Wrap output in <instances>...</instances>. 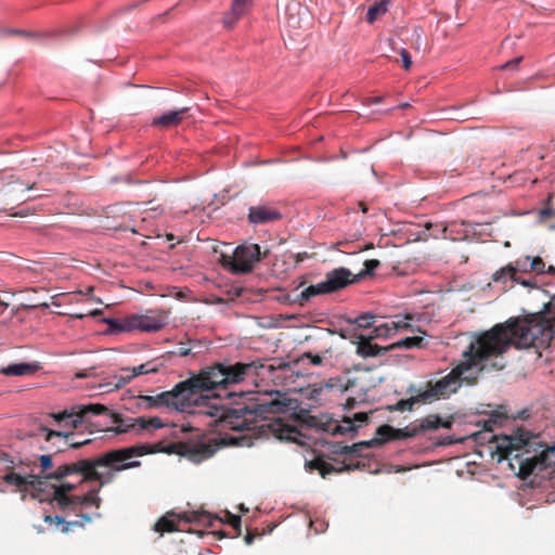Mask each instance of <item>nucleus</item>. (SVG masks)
<instances>
[{"instance_id":"obj_49","label":"nucleus","mask_w":555,"mask_h":555,"mask_svg":"<svg viewBox=\"0 0 555 555\" xmlns=\"http://www.w3.org/2000/svg\"><path fill=\"white\" fill-rule=\"evenodd\" d=\"M229 524L241 534V517L233 514H228Z\"/></svg>"},{"instance_id":"obj_58","label":"nucleus","mask_w":555,"mask_h":555,"mask_svg":"<svg viewBox=\"0 0 555 555\" xmlns=\"http://www.w3.org/2000/svg\"><path fill=\"white\" fill-rule=\"evenodd\" d=\"M254 538H255V535L248 532V533L245 535L244 540H245L246 544H251V542H253Z\"/></svg>"},{"instance_id":"obj_44","label":"nucleus","mask_w":555,"mask_h":555,"mask_svg":"<svg viewBox=\"0 0 555 555\" xmlns=\"http://www.w3.org/2000/svg\"><path fill=\"white\" fill-rule=\"evenodd\" d=\"M380 266L379 260L370 259L364 261V270L361 271L358 276L363 278L365 275H372L374 271Z\"/></svg>"},{"instance_id":"obj_1","label":"nucleus","mask_w":555,"mask_h":555,"mask_svg":"<svg viewBox=\"0 0 555 555\" xmlns=\"http://www.w3.org/2000/svg\"><path fill=\"white\" fill-rule=\"evenodd\" d=\"M140 405L145 409L160 406L188 411L198 418H208L207 426L219 434L227 430H251L266 438L294 441L299 434L296 427L281 417L269 418V414L283 413L289 405V399L278 390L267 392L262 397H251L247 401L237 402L234 406L218 404L217 398L196 395L192 378L178 383L171 390L156 396H140Z\"/></svg>"},{"instance_id":"obj_40","label":"nucleus","mask_w":555,"mask_h":555,"mask_svg":"<svg viewBox=\"0 0 555 555\" xmlns=\"http://www.w3.org/2000/svg\"><path fill=\"white\" fill-rule=\"evenodd\" d=\"M505 420L506 416L503 413L495 411L483 422V428L486 431L492 433L494 427L501 425Z\"/></svg>"},{"instance_id":"obj_61","label":"nucleus","mask_w":555,"mask_h":555,"mask_svg":"<svg viewBox=\"0 0 555 555\" xmlns=\"http://www.w3.org/2000/svg\"><path fill=\"white\" fill-rule=\"evenodd\" d=\"M545 272L548 273V274H554L555 273V267L554 266H550L547 269L545 268Z\"/></svg>"},{"instance_id":"obj_14","label":"nucleus","mask_w":555,"mask_h":555,"mask_svg":"<svg viewBox=\"0 0 555 555\" xmlns=\"http://www.w3.org/2000/svg\"><path fill=\"white\" fill-rule=\"evenodd\" d=\"M357 281L346 268H337L326 273L323 286L328 294L335 293Z\"/></svg>"},{"instance_id":"obj_46","label":"nucleus","mask_w":555,"mask_h":555,"mask_svg":"<svg viewBox=\"0 0 555 555\" xmlns=\"http://www.w3.org/2000/svg\"><path fill=\"white\" fill-rule=\"evenodd\" d=\"M39 462H40L41 474H42L40 477H44L46 475L49 474L48 470H50L53 467L52 456L49 454L41 455L39 457Z\"/></svg>"},{"instance_id":"obj_23","label":"nucleus","mask_w":555,"mask_h":555,"mask_svg":"<svg viewBox=\"0 0 555 555\" xmlns=\"http://www.w3.org/2000/svg\"><path fill=\"white\" fill-rule=\"evenodd\" d=\"M109 413H112V412L105 405L100 404V403L79 405V406H77L76 418H74L72 421V428L76 429V428L80 427L89 414H92V415L107 414L109 416Z\"/></svg>"},{"instance_id":"obj_51","label":"nucleus","mask_w":555,"mask_h":555,"mask_svg":"<svg viewBox=\"0 0 555 555\" xmlns=\"http://www.w3.org/2000/svg\"><path fill=\"white\" fill-rule=\"evenodd\" d=\"M447 231V228L446 227H441V225H435V232H430L428 234H425V237H433V238H438L440 237V235L444 234V232Z\"/></svg>"},{"instance_id":"obj_63","label":"nucleus","mask_w":555,"mask_h":555,"mask_svg":"<svg viewBox=\"0 0 555 555\" xmlns=\"http://www.w3.org/2000/svg\"><path fill=\"white\" fill-rule=\"evenodd\" d=\"M87 314L85 313H76V314H73V318L75 319H83Z\"/></svg>"},{"instance_id":"obj_12","label":"nucleus","mask_w":555,"mask_h":555,"mask_svg":"<svg viewBox=\"0 0 555 555\" xmlns=\"http://www.w3.org/2000/svg\"><path fill=\"white\" fill-rule=\"evenodd\" d=\"M182 519L185 522H191V521L204 522L205 520L210 522V516H209V514H207L205 512H192L190 514L184 513ZM180 520H181V518L177 517L176 514L168 513L165 516H163L160 519H158V521L154 526V529L156 532H159L160 534H163L165 532L178 531V530H180L179 529Z\"/></svg>"},{"instance_id":"obj_64","label":"nucleus","mask_w":555,"mask_h":555,"mask_svg":"<svg viewBox=\"0 0 555 555\" xmlns=\"http://www.w3.org/2000/svg\"><path fill=\"white\" fill-rule=\"evenodd\" d=\"M92 292H93V287H92V286H90V287H88V288H87L86 294H87V295H91V294H92Z\"/></svg>"},{"instance_id":"obj_30","label":"nucleus","mask_w":555,"mask_h":555,"mask_svg":"<svg viewBox=\"0 0 555 555\" xmlns=\"http://www.w3.org/2000/svg\"><path fill=\"white\" fill-rule=\"evenodd\" d=\"M325 286H323V282H320L315 285H310L302 289L299 294H297L293 298V302L298 304L300 306H304L306 302H308L311 298L318 296V295H324L328 294L327 291H325Z\"/></svg>"},{"instance_id":"obj_6","label":"nucleus","mask_w":555,"mask_h":555,"mask_svg":"<svg viewBox=\"0 0 555 555\" xmlns=\"http://www.w3.org/2000/svg\"><path fill=\"white\" fill-rule=\"evenodd\" d=\"M477 380V374H473L467 370L462 362L454 366L449 374L433 383L428 382L427 388L421 391L423 397V404L430 403L434 400H438L441 397H447L454 393L461 382L467 384H475Z\"/></svg>"},{"instance_id":"obj_3","label":"nucleus","mask_w":555,"mask_h":555,"mask_svg":"<svg viewBox=\"0 0 555 555\" xmlns=\"http://www.w3.org/2000/svg\"><path fill=\"white\" fill-rule=\"evenodd\" d=\"M489 441L492 456H496L498 462L507 460L520 479L526 480L531 475L555 478V447H547L540 435L518 428L512 435H492Z\"/></svg>"},{"instance_id":"obj_57","label":"nucleus","mask_w":555,"mask_h":555,"mask_svg":"<svg viewBox=\"0 0 555 555\" xmlns=\"http://www.w3.org/2000/svg\"><path fill=\"white\" fill-rule=\"evenodd\" d=\"M382 98L380 96H376V98H371L367 100V103L369 104H377V103H380L382 102Z\"/></svg>"},{"instance_id":"obj_2","label":"nucleus","mask_w":555,"mask_h":555,"mask_svg":"<svg viewBox=\"0 0 555 555\" xmlns=\"http://www.w3.org/2000/svg\"><path fill=\"white\" fill-rule=\"evenodd\" d=\"M555 335V295L543 309L524 318H512L495 324L488 331L476 333L461 361L473 374L487 369V362L494 360L490 367L502 370V356L514 346L518 349L547 348Z\"/></svg>"},{"instance_id":"obj_62","label":"nucleus","mask_w":555,"mask_h":555,"mask_svg":"<svg viewBox=\"0 0 555 555\" xmlns=\"http://www.w3.org/2000/svg\"><path fill=\"white\" fill-rule=\"evenodd\" d=\"M89 314L95 317V315L102 314V311L99 309H95V310L91 311Z\"/></svg>"},{"instance_id":"obj_18","label":"nucleus","mask_w":555,"mask_h":555,"mask_svg":"<svg viewBox=\"0 0 555 555\" xmlns=\"http://www.w3.org/2000/svg\"><path fill=\"white\" fill-rule=\"evenodd\" d=\"M151 204H152V202L144 203L143 204L144 206H149V207H145V208H142L140 204H128V208L129 209L127 210V212L131 217V221H134V218L140 217L141 218V222H144L146 220V218L144 216H142V215L146 214L149 210L154 211V212H159V214L163 212V209H160L157 206H150ZM122 230H127V231H130L132 233L140 234L141 230H142V227L137 225L134 222H132V223H125L122 225Z\"/></svg>"},{"instance_id":"obj_19","label":"nucleus","mask_w":555,"mask_h":555,"mask_svg":"<svg viewBox=\"0 0 555 555\" xmlns=\"http://www.w3.org/2000/svg\"><path fill=\"white\" fill-rule=\"evenodd\" d=\"M158 371L157 365H155L152 361L140 364L138 366H134L132 369L125 367L121 369V375L118 377V382L116 383L115 387L120 388L125 385L129 384L134 377L143 374L149 373H156ZM117 378V376H115Z\"/></svg>"},{"instance_id":"obj_4","label":"nucleus","mask_w":555,"mask_h":555,"mask_svg":"<svg viewBox=\"0 0 555 555\" xmlns=\"http://www.w3.org/2000/svg\"><path fill=\"white\" fill-rule=\"evenodd\" d=\"M153 452L154 450L149 443L113 449L95 459L79 460L60 465L51 477L61 480L77 474L82 476L80 483L83 481H99L100 487H103L113 479V473L140 467L141 462L135 459Z\"/></svg>"},{"instance_id":"obj_50","label":"nucleus","mask_w":555,"mask_h":555,"mask_svg":"<svg viewBox=\"0 0 555 555\" xmlns=\"http://www.w3.org/2000/svg\"><path fill=\"white\" fill-rule=\"evenodd\" d=\"M400 55H401V60H402L404 69L409 70L412 66V59H411L410 53L408 52V50L401 49Z\"/></svg>"},{"instance_id":"obj_26","label":"nucleus","mask_w":555,"mask_h":555,"mask_svg":"<svg viewBox=\"0 0 555 555\" xmlns=\"http://www.w3.org/2000/svg\"><path fill=\"white\" fill-rule=\"evenodd\" d=\"M452 424H453L452 418L442 420L437 414H429L426 417L420 420L418 423L415 425L418 430V434H423L427 430H436L440 427L451 428Z\"/></svg>"},{"instance_id":"obj_48","label":"nucleus","mask_w":555,"mask_h":555,"mask_svg":"<svg viewBox=\"0 0 555 555\" xmlns=\"http://www.w3.org/2000/svg\"><path fill=\"white\" fill-rule=\"evenodd\" d=\"M531 267L532 272H535L537 274L545 273V262L541 257H531Z\"/></svg>"},{"instance_id":"obj_25","label":"nucleus","mask_w":555,"mask_h":555,"mask_svg":"<svg viewBox=\"0 0 555 555\" xmlns=\"http://www.w3.org/2000/svg\"><path fill=\"white\" fill-rule=\"evenodd\" d=\"M508 280L529 287L534 284L531 280H525L520 275H516L513 263H508L492 274V281L495 283H506Z\"/></svg>"},{"instance_id":"obj_29","label":"nucleus","mask_w":555,"mask_h":555,"mask_svg":"<svg viewBox=\"0 0 555 555\" xmlns=\"http://www.w3.org/2000/svg\"><path fill=\"white\" fill-rule=\"evenodd\" d=\"M101 487L96 490H90L88 493L83 495H74L73 505L68 508L73 512H76L80 506H94L95 508H100L101 506V498L98 495Z\"/></svg>"},{"instance_id":"obj_13","label":"nucleus","mask_w":555,"mask_h":555,"mask_svg":"<svg viewBox=\"0 0 555 555\" xmlns=\"http://www.w3.org/2000/svg\"><path fill=\"white\" fill-rule=\"evenodd\" d=\"M34 186L35 183L24 184L20 181L10 182L2 190H0V203L10 205L33 199L34 197L25 196V193L29 190H33Z\"/></svg>"},{"instance_id":"obj_39","label":"nucleus","mask_w":555,"mask_h":555,"mask_svg":"<svg viewBox=\"0 0 555 555\" xmlns=\"http://www.w3.org/2000/svg\"><path fill=\"white\" fill-rule=\"evenodd\" d=\"M366 442H358L352 446H345L343 443H336L333 446V453L335 454H356L360 452Z\"/></svg>"},{"instance_id":"obj_11","label":"nucleus","mask_w":555,"mask_h":555,"mask_svg":"<svg viewBox=\"0 0 555 555\" xmlns=\"http://www.w3.org/2000/svg\"><path fill=\"white\" fill-rule=\"evenodd\" d=\"M304 422L310 428L321 429L332 435H346L348 433H354L357 426H354L351 418H344L341 424L333 420L323 421L322 417L306 415Z\"/></svg>"},{"instance_id":"obj_21","label":"nucleus","mask_w":555,"mask_h":555,"mask_svg":"<svg viewBox=\"0 0 555 555\" xmlns=\"http://www.w3.org/2000/svg\"><path fill=\"white\" fill-rule=\"evenodd\" d=\"M111 423L115 426L108 427L106 431L114 434H127L133 430L139 431V417H122L119 413H109Z\"/></svg>"},{"instance_id":"obj_47","label":"nucleus","mask_w":555,"mask_h":555,"mask_svg":"<svg viewBox=\"0 0 555 555\" xmlns=\"http://www.w3.org/2000/svg\"><path fill=\"white\" fill-rule=\"evenodd\" d=\"M375 322V317L372 314H363L357 318L353 323L357 324L359 327L362 328H369L371 327Z\"/></svg>"},{"instance_id":"obj_38","label":"nucleus","mask_w":555,"mask_h":555,"mask_svg":"<svg viewBox=\"0 0 555 555\" xmlns=\"http://www.w3.org/2000/svg\"><path fill=\"white\" fill-rule=\"evenodd\" d=\"M299 14H300V7L298 4H295L294 8H291V7L287 8V12L285 15V23L289 28H292V29L301 28Z\"/></svg>"},{"instance_id":"obj_20","label":"nucleus","mask_w":555,"mask_h":555,"mask_svg":"<svg viewBox=\"0 0 555 555\" xmlns=\"http://www.w3.org/2000/svg\"><path fill=\"white\" fill-rule=\"evenodd\" d=\"M190 107H182L177 111H168L153 119L152 125L159 128H172L179 126L188 116Z\"/></svg>"},{"instance_id":"obj_52","label":"nucleus","mask_w":555,"mask_h":555,"mask_svg":"<svg viewBox=\"0 0 555 555\" xmlns=\"http://www.w3.org/2000/svg\"><path fill=\"white\" fill-rule=\"evenodd\" d=\"M521 60H522V57H521V56H519V57H516V59H514V60H512V61H508V62H506L505 64H503V65L501 66V69H511V68H515V67H517V66H518V64L521 62Z\"/></svg>"},{"instance_id":"obj_32","label":"nucleus","mask_w":555,"mask_h":555,"mask_svg":"<svg viewBox=\"0 0 555 555\" xmlns=\"http://www.w3.org/2000/svg\"><path fill=\"white\" fill-rule=\"evenodd\" d=\"M80 517H81L80 520L65 521L60 516L48 515L44 517V521L49 522V524L55 522L57 525H62V532L67 533L72 527H82L85 525V522L91 521V517L87 514L80 515Z\"/></svg>"},{"instance_id":"obj_15","label":"nucleus","mask_w":555,"mask_h":555,"mask_svg":"<svg viewBox=\"0 0 555 555\" xmlns=\"http://www.w3.org/2000/svg\"><path fill=\"white\" fill-rule=\"evenodd\" d=\"M412 319L410 314L396 315L395 319L376 325L374 327V337L386 338L397 332L412 330V324L410 323Z\"/></svg>"},{"instance_id":"obj_10","label":"nucleus","mask_w":555,"mask_h":555,"mask_svg":"<svg viewBox=\"0 0 555 555\" xmlns=\"http://www.w3.org/2000/svg\"><path fill=\"white\" fill-rule=\"evenodd\" d=\"M109 326L118 332L140 330L142 332H157L165 326V318L156 314H133L124 320L112 319Z\"/></svg>"},{"instance_id":"obj_41","label":"nucleus","mask_w":555,"mask_h":555,"mask_svg":"<svg viewBox=\"0 0 555 555\" xmlns=\"http://www.w3.org/2000/svg\"><path fill=\"white\" fill-rule=\"evenodd\" d=\"M530 261H531V257L525 256V257L516 259L515 262H512L516 275H519L521 273L532 272V269H530V267L532 266Z\"/></svg>"},{"instance_id":"obj_24","label":"nucleus","mask_w":555,"mask_h":555,"mask_svg":"<svg viewBox=\"0 0 555 555\" xmlns=\"http://www.w3.org/2000/svg\"><path fill=\"white\" fill-rule=\"evenodd\" d=\"M375 338L374 334L372 336L365 337L360 336L357 347L358 354L367 358V357H377L380 354H385L390 350V346L379 347L376 344L372 343V339Z\"/></svg>"},{"instance_id":"obj_22","label":"nucleus","mask_w":555,"mask_h":555,"mask_svg":"<svg viewBox=\"0 0 555 555\" xmlns=\"http://www.w3.org/2000/svg\"><path fill=\"white\" fill-rule=\"evenodd\" d=\"M253 0H233L231 10L223 16V25L233 28L236 22L251 8Z\"/></svg>"},{"instance_id":"obj_17","label":"nucleus","mask_w":555,"mask_h":555,"mask_svg":"<svg viewBox=\"0 0 555 555\" xmlns=\"http://www.w3.org/2000/svg\"><path fill=\"white\" fill-rule=\"evenodd\" d=\"M281 218L282 214L270 205L251 206L248 212V220L254 224L272 222Z\"/></svg>"},{"instance_id":"obj_35","label":"nucleus","mask_w":555,"mask_h":555,"mask_svg":"<svg viewBox=\"0 0 555 555\" xmlns=\"http://www.w3.org/2000/svg\"><path fill=\"white\" fill-rule=\"evenodd\" d=\"M427 345L425 338L422 336L405 337L390 345V350L393 349H414L424 348Z\"/></svg>"},{"instance_id":"obj_55","label":"nucleus","mask_w":555,"mask_h":555,"mask_svg":"<svg viewBox=\"0 0 555 555\" xmlns=\"http://www.w3.org/2000/svg\"><path fill=\"white\" fill-rule=\"evenodd\" d=\"M77 378H86V377H89L91 376V373L89 371H80L78 373H76L75 375Z\"/></svg>"},{"instance_id":"obj_37","label":"nucleus","mask_w":555,"mask_h":555,"mask_svg":"<svg viewBox=\"0 0 555 555\" xmlns=\"http://www.w3.org/2000/svg\"><path fill=\"white\" fill-rule=\"evenodd\" d=\"M162 427H164V423L157 416L149 418L139 416V431H153Z\"/></svg>"},{"instance_id":"obj_45","label":"nucleus","mask_w":555,"mask_h":555,"mask_svg":"<svg viewBox=\"0 0 555 555\" xmlns=\"http://www.w3.org/2000/svg\"><path fill=\"white\" fill-rule=\"evenodd\" d=\"M76 415H77V411L75 409H73L70 411L65 410L60 413H52L51 417H53L57 423H62V422H66V421L72 422L74 418H76Z\"/></svg>"},{"instance_id":"obj_34","label":"nucleus","mask_w":555,"mask_h":555,"mask_svg":"<svg viewBox=\"0 0 555 555\" xmlns=\"http://www.w3.org/2000/svg\"><path fill=\"white\" fill-rule=\"evenodd\" d=\"M389 4L390 0H375L374 3L367 10V23L373 24L382 16H384L388 12Z\"/></svg>"},{"instance_id":"obj_27","label":"nucleus","mask_w":555,"mask_h":555,"mask_svg":"<svg viewBox=\"0 0 555 555\" xmlns=\"http://www.w3.org/2000/svg\"><path fill=\"white\" fill-rule=\"evenodd\" d=\"M308 466L311 470H318L323 478L332 473H341L350 469V466L347 464L343 463L339 466H334L321 457L313 459L308 463Z\"/></svg>"},{"instance_id":"obj_54","label":"nucleus","mask_w":555,"mask_h":555,"mask_svg":"<svg viewBox=\"0 0 555 555\" xmlns=\"http://www.w3.org/2000/svg\"><path fill=\"white\" fill-rule=\"evenodd\" d=\"M191 353V349L188 348L186 346H180L178 348V354L181 356V357H186Z\"/></svg>"},{"instance_id":"obj_42","label":"nucleus","mask_w":555,"mask_h":555,"mask_svg":"<svg viewBox=\"0 0 555 555\" xmlns=\"http://www.w3.org/2000/svg\"><path fill=\"white\" fill-rule=\"evenodd\" d=\"M393 433L395 440L413 438L420 435L415 424L413 426H406L404 428H393Z\"/></svg>"},{"instance_id":"obj_16","label":"nucleus","mask_w":555,"mask_h":555,"mask_svg":"<svg viewBox=\"0 0 555 555\" xmlns=\"http://www.w3.org/2000/svg\"><path fill=\"white\" fill-rule=\"evenodd\" d=\"M60 481H63L61 479ZM51 500L63 511L68 509L73 505V496L69 494L77 488L76 483L61 482L59 486L51 485Z\"/></svg>"},{"instance_id":"obj_8","label":"nucleus","mask_w":555,"mask_h":555,"mask_svg":"<svg viewBox=\"0 0 555 555\" xmlns=\"http://www.w3.org/2000/svg\"><path fill=\"white\" fill-rule=\"evenodd\" d=\"M268 251L263 254L260 246L254 243H245L237 246L232 256L221 255V266L234 274L249 273L254 266L266 257Z\"/></svg>"},{"instance_id":"obj_33","label":"nucleus","mask_w":555,"mask_h":555,"mask_svg":"<svg viewBox=\"0 0 555 555\" xmlns=\"http://www.w3.org/2000/svg\"><path fill=\"white\" fill-rule=\"evenodd\" d=\"M376 435H377V437H375L369 441H365L369 444H364V448L380 446L385 442L395 440V437H392V436H395L393 427L390 425H387V424L380 425L379 427H377Z\"/></svg>"},{"instance_id":"obj_60","label":"nucleus","mask_w":555,"mask_h":555,"mask_svg":"<svg viewBox=\"0 0 555 555\" xmlns=\"http://www.w3.org/2000/svg\"><path fill=\"white\" fill-rule=\"evenodd\" d=\"M359 207H360V209H361V211H362V212H366V211H367V206H366V204H365V203L360 202V203H359Z\"/></svg>"},{"instance_id":"obj_7","label":"nucleus","mask_w":555,"mask_h":555,"mask_svg":"<svg viewBox=\"0 0 555 555\" xmlns=\"http://www.w3.org/2000/svg\"><path fill=\"white\" fill-rule=\"evenodd\" d=\"M54 472L46 475L44 477H39L37 475H22L16 473L12 466H7L4 474L2 476V480L15 488L16 491L24 493H30L34 498H38L40 501L47 500L50 494L47 492L48 480H56L51 477Z\"/></svg>"},{"instance_id":"obj_43","label":"nucleus","mask_w":555,"mask_h":555,"mask_svg":"<svg viewBox=\"0 0 555 555\" xmlns=\"http://www.w3.org/2000/svg\"><path fill=\"white\" fill-rule=\"evenodd\" d=\"M306 360L309 361L312 365H320L322 364V357L320 353H312V352H305L302 353L297 360V363L305 362Z\"/></svg>"},{"instance_id":"obj_9","label":"nucleus","mask_w":555,"mask_h":555,"mask_svg":"<svg viewBox=\"0 0 555 555\" xmlns=\"http://www.w3.org/2000/svg\"><path fill=\"white\" fill-rule=\"evenodd\" d=\"M216 438L207 436L199 429L195 430L192 438L177 443L178 453L189 457L194 463H201L211 457L218 450Z\"/></svg>"},{"instance_id":"obj_5","label":"nucleus","mask_w":555,"mask_h":555,"mask_svg":"<svg viewBox=\"0 0 555 555\" xmlns=\"http://www.w3.org/2000/svg\"><path fill=\"white\" fill-rule=\"evenodd\" d=\"M267 370L272 372L273 365L266 366L261 361H251L248 363L236 362L234 364L215 363L211 366L203 369L197 375L192 376V382L197 397L203 391L215 390L218 388L227 389L229 386L238 384L248 377H257L259 371Z\"/></svg>"},{"instance_id":"obj_56","label":"nucleus","mask_w":555,"mask_h":555,"mask_svg":"<svg viewBox=\"0 0 555 555\" xmlns=\"http://www.w3.org/2000/svg\"><path fill=\"white\" fill-rule=\"evenodd\" d=\"M9 307V304L8 302H4L1 298H0V314H2L7 308Z\"/></svg>"},{"instance_id":"obj_36","label":"nucleus","mask_w":555,"mask_h":555,"mask_svg":"<svg viewBox=\"0 0 555 555\" xmlns=\"http://www.w3.org/2000/svg\"><path fill=\"white\" fill-rule=\"evenodd\" d=\"M423 403V397H421V391H418L415 396H412L408 399H401L395 404H390L387 406L389 412L393 411H412L415 404Z\"/></svg>"},{"instance_id":"obj_28","label":"nucleus","mask_w":555,"mask_h":555,"mask_svg":"<svg viewBox=\"0 0 555 555\" xmlns=\"http://www.w3.org/2000/svg\"><path fill=\"white\" fill-rule=\"evenodd\" d=\"M41 431L46 434V441L50 442L53 439L64 440V442L74 449L80 448L81 446H85L90 442V440H79L75 439V436L73 434H66L57 430H51L47 427H41Z\"/></svg>"},{"instance_id":"obj_53","label":"nucleus","mask_w":555,"mask_h":555,"mask_svg":"<svg viewBox=\"0 0 555 555\" xmlns=\"http://www.w3.org/2000/svg\"><path fill=\"white\" fill-rule=\"evenodd\" d=\"M351 420H352L353 423L358 422L360 424H363V423L367 422L369 414L364 413V412H359V413H356Z\"/></svg>"},{"instance_id":"obj_59","label":"nucleus","mask_w":555,"mask_h":555,"mask_svg":"<svg viewBox=\"0 0 555 555\" xmlns=\"http://www.w3.org/2000/svg\"><path fill=\"white\" fill-rule=\"evenodd\" d=\"M36 307H48V304H34V305H29V306H25V308H36Z\"/></svg>"},{"instance_id":"obj_31","label":"nucleus","mask_w":555,"mask_h":555,"mask_svg":"<svg viewBox=\"0 0 555 555\" xmlns=\"http://www.w3.org/2000/svg\"><path fill=\"white\" fill-rule=\"evenodd\" d=\"M37 369L38 366L36 364L14 363L2 367L0 373L7 376H26L34 374Z\"/></svg>"}]
</instances>
